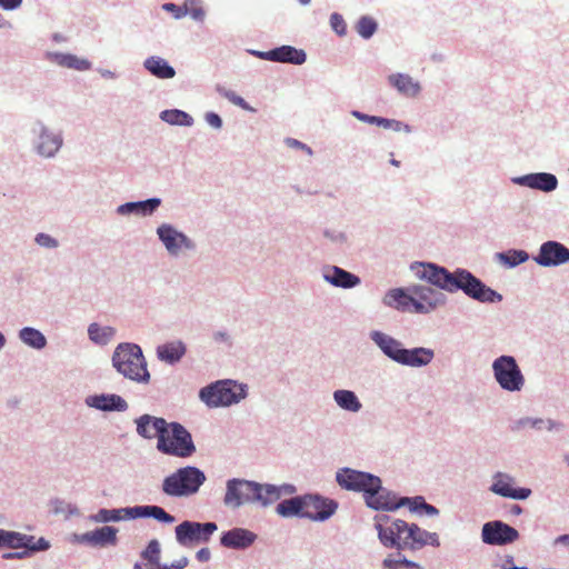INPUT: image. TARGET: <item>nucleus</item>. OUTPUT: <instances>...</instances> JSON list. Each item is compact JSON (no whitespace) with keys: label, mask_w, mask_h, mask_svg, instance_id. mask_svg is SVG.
Instances as JSON below:
<instances>
[{"label":"nucleus","mask_w":569,"mask_h":569,"mask_svg":"<svg viewBox=\"0 0 569 569\" xmlns=\"http://www.w3.org/2000/svg\"><path fill=\"white\" fill-rule=\"evenodd\" d=\"M409 270L416 279L428 283L408 287V291L413 296V313L429 315L445 307L448 302L445 292L462 291L468 298L481 303H499L503 299L502 295L465 268L450 271L431 261H413Z\"/></svg>","instance_id":"obj_1"},{"label":"nucleus","mask_w":569,"mask_h":569,"mask_svg":"<svg viewBox=\"0 0 569 569\" xmlns=\"http://www.w3.org/2000/svg\"><path fill=\"white\" fill-rule=\"evenodd\" d=\"M373 521L378 538L387 548L416 551L428 545L429 531L416 523H408L401 519L390 521L387 515H377Z\"/></svg>","instance_id":"obj_2"},{"label":"nucleus","mask_w":569,"mask_h":569,"mask_svg":"<svg viewBox=\"0 0 569 569\" xmlns=\"http://www.w3.org/2000/svg\"><path fill=\"white\" fill-rule=\"evenodd\" d=\"M369 338L388 359L405 367L423 368L430 365L435 358L432 349L426 347L405 348L400 340L380 330L370 331Z\"/></svg>","instance_id":"obj_3"},{"label":"nucleus","mask_w":569,"mask_h":569,"mask_svg":"<svg viewBox=\"0 0 569 569\" xmlns=\"http://www.w3.org/2000/svg\"><path fill=\"white\" fill-rule=\"evenodd\" d=\"M112 368L124 379L138 385H148L151 375L141 347L134 342H120L111 356Z\"/></svg>","instance_id":"obj_4"},{"label":"nucleus","mask_w":569,"mask_h":569,"mask_svg":"<svg viewBox=\"0 0 569 569\" xmlns=\"http://www.w3.org/2000/svg\"><path fill=\"white\" fill-rule=\"evenodd\" d=\"M30 144L32 152L42 160L58 157L64 146L62 129L49 126L43 119L37 118L30 124Z\"/></svg>","instance_id":"obj_5"},{"label":"nucleus","mask_w":569,"mask_h":569,"mask_svg":"<svg viewBox=\"0 0 569 569\" xmlns=\"http://www.w3.org/2000/svg\"><path fill=\"white\" fill-rule=\"evenodd\" d=\"M206 480L207 477L201 469L184 466L164 477L161 490L171 498H188L198 493Z\"/></svg>","instance_id":"obj_6"},{"label":"nucleus","mask_w":569,"mask_h":569,"mask_svg":"<svg viewBox=\"0 0 569 569\" xmlns=\"http://www.w3.org/2000/svg\"><path fill=\"white\" fill-rule=\"evenodd\" d=\"M246 397V386L229 379L212 382L199 391V399L209 408L229 407Z\"/></svg>","instance_id":"obj_7"},{"label":"nucleus","mask_w":569,"mask_h":569,"mask_svg":"<svg viewBox=\"0 0 569 569\" xmlns=\"http://www.w3.org/2000/svg\"><path fill=\"white\" fill-rule=\"evenodd\" d=\"M157 450L163 455L189 458L197 451L191 433L179 422H168V432L160 436Z\"/></svg>","instance_id":"obj_8"},{"label":"nucleus","mask_w":569,"mask_h":569,"mask_svg":"<svg viewBox=\"0 0 569 569\" xmlns=\"http://www.w3.org/2000/svg\"><path fill=\"white\" fill-rule=\"evenodd\" d=\"M492 376L497 385L507 392H520L526 378L513 356L501 355L491 363Z\"/></svg>","instance_id":"obj_9"},{"label":"nucleus","mask_w":569,"mask_h":569,"mask_svg":"<svg viewBox=\"0 0 569 569\" xmlns=\"http://www.w3.org/2000/svg\"><path fill=\"white\" fill-rule=\"evenodd\" d=\"M156 234L171 258L188 256L197 250L196 241L172 223H160L156 229Z\"/></svg>","instance_id":"obj_10"},{"label":"nucleus","mask_w":569,"mask_h":569,"mask_svg":"<svg viewBox=\"0 0 569 569\" xmlns=\"http://www.w3.org/2000/svg\"><path fill=\"white\" fill-rule=\"evenodd\" d=\"M218 530L213 521L198 522L184 520L174 528L177 542L182 547H192L199 543H207L211 536Z\"/></svg>","instance_id":"obj_11"},{"label":"nucleus","mask_w":569,"mask_h":569,"mask_svg":"<svg viewBox=\"0 0 569 569\" xmlns=\"http://www.w3.org/2000/svg\"><path fill=\"white\" fill-rule=\"evenodd\" d=\"M256 481L243 478H231L226 481L223 506L230 510H239L243 506L254 505Z\"/></svg>","instance_id":"obj_12"},{"label":"nucleus","mask_w":569,"mask_h":569,"mask_svg":"<svg viewBox=\"0 0 569 569\" xmlns=\"http://www.w3.org/2000/svg\"><path fill=\"white\" fill-rule=\"evenodd\" d=\"M377 478L378 476L373 473L349 467L339 468L335 475V480L341 489L361 492L363 497Z\"/></svg>","instance_id":"obj_13"},{"label":"nucleus","mask_w":569,"mask_h":569,"mask_svg":"<svg viewBox=\"0 0 569 569\" xmlns=\"http://www.w3.org/2000/svg\"><path fill=\"white\" fill-rule=\"evenodd\" d=\"M363 500L366 506L372 510L391 512L399 509L400 497L385 488L382 480L378 477L365 495Z\"/></svg>","instance_id":"obj_14"},{"label":"nucleus","mask_w":569,"mask_h":569,"mask_svg":"<svg viewBox=\"0 0 569 569\" xmlns=\"http://www.w3.org/2000/svg\"><path fill=\"white\" fill-rule=\"evenodd\" d=\"M305 519L323 522L330 519L337 511L339 505L335 499L323 497L319 493L303 495Z\"/></svg>","instance_id":"obj_15"},{"label":"nucleus","mask_w":569,"mask_h":569,"mask_svg":"<svg viewBox=\"0 0 569 569\" xmlns=\"http://www.w3.org/2000/svg\"><path fill=\"white\" fill-rule=\"evenodd\" d=\"M518 538V530L501 520L488 521L481 528V540L489 546H506Z\"/></svg>","instance_id":"obj_16"},{"label":"nucleus","mask_w":569,"mask_h":569,"mask_svg":"<svg viewBox=\"0 0 569 569\" xmlns=\"http://www.w3.org/2000/svg\"><path fill=\"white\" fill-rule=\"evenodd\" d=\"M533 261L543 268H555L569 262V248L556 240H548L540 244Z\"/></svg>","instance_id":"obj_17"},{"label":"nucleus","mask_w":569,"mask_h":569,"mask_svg":"<svg viewBox=\"0 0 569 569\" xmlns=\"http://www.w3.org/2000/svg\"><path fill=\"white\" fill-rule=\"evenodd\" d=\"M516 479L511 475L502 471H497L492 476V482L489 491L502 498L513 500H526L532 491L530 488L515 487Z\"/></svg>","instance_id":"obj_18"},{"label":"nucleus","mask_w":569,"mask_h":569,"mask_svg":"<svg viewBox=\"0 0 569 569\" xmlns=\"http://www.w3.org/2000/svg\"><path fill=\"white\" fill-rule=\"evenodd\" d=\"M517 186L527 187L542 192H552L558 188V178L550 172H532L511 178Z\"/></svg>","instance_id":"obj_19"},{"label":"nucleus","mask_w":569,"mask_h":569,"mask_svg":"<svg viewBox=\"0 0 569 569\" xmlns=\"http://www.w3.org/2000/svg\"><path fill=\"white\" fill-rule=\"evenodd\" d=\"M322 279L336 288L352 289L361 283V279L338 266L327 264L321 269Z\"/></svg>","instance_id":"obj_20"},{"label":"nucleus","mask_w":569,"mask_h":569,"mask_svg":"<svg viewBox=\"0 0 569 569\" xmlns=\"http://www.w3.org/2000/svg\"><path fill=\"white\" fill-rule=\"evenodd\" d=\"M84 403L89 408H93L104 412H123L129 408L128 402L116 393H94L86 397Z\"/></svg>","instance_id":"obj_21"},{"label":"nucleus","mask_w":569,"mask_h":569,"mask_svg":"<svg viewBox=\"0 0 569 569\" xmlns=\"http://www.w3.org/2000/svg\"><path fill=\"white\" fill-rule=\"evenodd\" d=\"M162 200L158 197L146 200L129 201L117 207L116 212L121 217H151L160 208Z\"/></svg>","instance_id":"obj_22"},{"label":"nucleus","mask_w":569,"mask_h":569,"mask_svg":"<svg viewBox=\"0 0 569 569\" xmlns=\"http://www.w3.org/2000/svg\"><path fill=\"white\" fill-rule=\"evenodd\" d=\"M134 423L137 433L147 440L153 439L154 437L159 440L160 436L168 432V422L166 419L148 413L134 419Z\"/></svg>","instance_id":"obj_23"},{"label":"nucleus","mask_w":569,"mask_h":569,"mask_svg":"<svg viewBox=\"0 0 569 569\" xmlns=\"http://www.w3.org/2000/svg\"><path fill=\"white\" fill-rule=\"evenodd\" d=\"M565 423L553 419H543L535 417H521L510 425L512 432H521L526 429H535L538 431L547 430L550 432H561L565 430Z\"/></svg>","instance_id":"obj_24"},{"label":"nucleus","mask_w":569,"mask_h":569,"mask_svg":"<svg viewBox=\"0 0 569 569\" xmlns=\"http://www.w3.org/2000/svg\"><path fill=\"white\" fill-rule=\"evenodd\" d=\"M256 540L257 535L253 531L236 527L221 533L220 545L228 549L244 550Z\"/></svg>","instance_id":"obj_25"},{"label":"nucleus","mask_w":569,"mask_h":569,"mask_svg":"<svg viewBox=\"0 0 569 569\" xmlns=\"http://www.w3.org/2000/svg\"><path fill=\"white\" fill-rule=\"evenodd\" d=\"M44 59L60 68H66L80 72L88 71L92 68V63L88 59L80 58L76 54L68 52L47 51L44 53Z\"/></svg>","instance_id":"obj_26"},{"label":"nucleus","mask_w":569,"mask_h":569,"mask_svg":"<svg viewBox=\"0 0 569 569\" xmlns=\"http://www.w3.org/2000/svg\"><path fill=\"white\" fill-rule=\"evenodd\" d=\"M388 83L393 87L398 93L408 98H415L420 94L422 87L419 81L410 74L397 72L388 76Z\"/></svg>","instance_id":"obj_27"},{"label":"nucleus","mask_w":569,"mask_h":569,"mask_svg":"<svg viewBox=\"0 0 569 569\" xmlns=\"http://www.w3.org/2000/svg\"><path fill=\"white\" fill-rule=\"evenodd\" d=\"M412 301L413 296L408 291V288L390 289L382 299L385 306L402 312H412Z\"/></svg>","instance_id":"obj_28"},{"label":"nucleus","mask_w":569,"mask_h":569,"mask_svg":"<svg viewBox=\"0 0 569 569\" xmlns=\"http://www.w3.org/2000/svg\"><path fill=\"white\" fill-rule=\"evenodd\" d=\"M90 521L96 523L119 522L134 519V506L117 509H99L98 512L89 516Z\"/></svg>","instance_id":"obj_29"},{"label":"nucleus","mask_w":569,"mask_h":569,"mask_svg":"<svg viewBox=\"0 0 569 569\" xmlns=\"http://www.w3.org/2000/svg\"><path fill=\"white\" fill-rule=\"evenodd\" d=\"M187 352V347L181 340L169 341L157 347V358L168 365L178 363Z\"/></svg>","instance_id":"obj_30"},{"label":"nucleus","mask_w":569,"mask_h":569,"mask_svg":"<svg viewBox=\"0 0 569 569\" xmlns=\"http://www.w3.org/2000/svg\"><path fill=\"white\" fill-rule=\"evenodd\" d=\"M273 62L290 63L300 66L306 62L307 53L302 49H297L292 46H280L272 49Z\"/></svg>","instance_id":"obj_31"},{"label":"nucleus","mask_w":569,"mask_h":569,"mask_svg":"<svg viewBox=\"0 0 569 569\" xmlns=\"http://www.w3.org/2000/svg\"><path fill=\"white\" fill-rule=\"evenodd\" d=\"M335 403L343 411L358 413L362 403L357 393L349 389H337L332 392Z\"/></svg>","instance_id":"obj_32"},{"label":"nucleus","mask_w":569,"mask_h":569,"mask_svg":"<svg viewBox=\"0 0 569 569\" xmlns=\"http://www.w3.org/2000/svg\"><path fill=\"white\" fill-rule=\"evenodd\" d=\"M144 69L158 79H172L176 76V70L169 62L158 56L148 57L143 61Z\"/></svg>","instance_id":"obj_33"},{"label":"nucleus","mask_w":569,"mask_h":569,"mask_svg":"<svg viewBox=\"0 0 569 569\" xmlns=\"http://www.w3.org/2000/svg\"><path fill=\"white\" fill-rule=\"evenodd\" d=\"M303 495L283 499L276 507V512L282 518H305Z\"/></svg>","instance_id":"obj_34"},{"label":"nucleus","mask_w":569,"mask_h":569,"mask_svg":"<svg viewBox=\"0 0 569 569\" xmlns=\"http://www.w3.org/2000/svg\"><path fill=\"white\" fill-rule=\"evenodd\" d=\"M118 529L112 526H103L89 531V536L86 537L89 540V546L92 547H106L114 546L117 543Z\"/></svg>","instance_id":"obj_35"},{"label":"nucleus","mask_w":569,"mask_h":569,"mask_svg":"<svg viewBox=\"0 0 569 569\" xmlns=\"http://www.w3.org/2000/svg\"><path fill=\"white\" fill-rule=\"evenodd\" d=\"M152 518L162 523H173L176 518L167 512L162 507L157 505H139L134 506V519Z\"/></svg>","instance_id":"obj_36"},{"label":"nucleus","mask_w":569,"mask_h":569,"mask_svg":"<svg viewBox=\"0 0 569 569\" xmlns=\"http://www.w3.org/2000/svg\"><path fill=\"white\" fill-rule=\"evenodd\" d=\"M87 332L91 342L104 347L114 339L117 330L111 326H101L98 322H92L88 326Z\"/></svg>","instance_id":"obj_37"},{"label":"nucleus","mask_w":569,"mask_h":569,"mask_svg":"<svg viewBox=\"0 0 569 569\" xmlns=\"http://www.w3.org/2000/svg\"><path fill=\"white\" fill-rule=\"evenodd\" d=\"M254 505L261 508H268L279 500L277 485L261 483L256 481Z\"/></svg>","instance_id":"obj_38"},{"label":"nucleus","mask_w":569,"mask_h":569,"mask_svg":"<svg viewBox=\"0 0 569 569\" xmlns=\"http://www.w3.org/2000/svg\"><path fill=\"white\" fill-rule=\"evenodd\" d=\"M19 340L27 347L34 350H42L47 347L46 336L33 327H23L18 331Z\"/></svg>","instance_id":"obj_39"},{"label":"nucleus","mask_w":569,"mask_h":569,"mask_svg":"<svg viewBox=\"0 0 569 569\" xmlns=\"http://www.w3.org/2000/svg\"><path fill=\"white\" fill-rule=\"evenodd\" d=\"M159 118L170 124L177 127H192L194 119L188 112L180 109H166L159 113Z\"/></svg>","instance_id":"obj_40"},{"label":"nucleus","mask_w":569,"mask_h":569,"mask_svg":"<svg viewBox=\"0 0 569 569\" xmlns=\"http://www.w3.org/2000/svg\"><path fill=\"white\" fill-rule=\"evenodd\" d=\"M496 259L507 268H516L529 260V253L521 249H509L507 251L497 252Z\"/></svg>","instance_id":"obj_41"},{"label":"nucleus","mask_w":569,"mask_h":569,"mask_svg":"<svg viewBox=\"0 0 569 569\" xmlns=\"http://www.w3.org/2000/svg\"><path fill=\"white\" fill-rule=\"evenodd\" d=\"M383 569H425L418 562L407 559L401 555L400 550L396 555H389L382 560Z\"/></svg>","instance_id":"obj_42"},{"label":"nucleus","mask_w":569,"mask_h":569,"mask_svg":"<svg viewBox=\"0 0 569 569\" xmlns=\"http://www.w3.org/2000/svg\"><path fill=\"white\" fill-rule=\"evenodd\" d=\"M23 533L0 529V548L22 549Z\"/></svg>","instance_id":"obj_43"},{"label":"nucleus","mask_w":569,"mask_h":569,"mask_svg":"<svg viewBox=\"0 0 569 569\" xmlns=\"http://www.w3.org/2000/svg\"><path fill=\"white\" fill-rule=\"evenodd\" d=\"M22 543V549L29 551V555H32L34 552L47 551L51 547L50 541L47 540L46 538L41 537L36 540L34 536L26 533H23Z\"/></svg>","instance_id":"obj_44"},{"label":"nucleus","mask_w":569,"mask_h":569,"mask_svg":"<svg viewBox=\"0 0 569 569\" xmlns=\"http://www.w3.org/2000/svg\"><path fill=\"white\" fill-rule=\"evenodd\" d=\"M377 29L378 23L369 16L361 17L356 24L358 34L363 39H370L376 33Z\"/></svg>","instance_id":"obj_45"},{"label":"nucleus","mask_w":569,"mask_h":569,"mask_svg":"<svg viewBox=\"0 0 569 569\" xmlns=\"http://www.w3.org/2000/svg\"><path fill=\"white\" fill-rule=\"evenodd\" d=\"M161 547L160 542L157 539H152L149 541L146 549L141 551V559L147 561L149 565H159L160 561Z\"/></svg>","instance_id":"obj_46"},{"label":"nucleus","mask_w":569,"mask_h":569,"mask_svg":"<svg viewBox=\"0 0 569 569\" xmlns=\"http://www.w3.org/2000/svg\"><path fill=\"white\" fill-rule=\"evenodd\" d=\"M217 91L219 92V94L221 97H223L224 99H227L229 102H231L232 104L246 110V111H249V112H254L256 109L252 108L242 97H240L239 94H237L233 90H230V89H227V88H223V87H218Z\"/></svg>","instance_id":"obj_47"},{"label":"nucleus","mask_w":569,"mask_h":569,"mask_svg":"<svg viewBox=\"0 0 569 569\" xmlns=\"http://www.w3.org/2000/svg\"><path fill=\"white\" fill-rule=\"evenodd\" d=\"M52 511L56 515H63L66 519L80 516V509L76 505L66 502L63 500L56 499L52 502Z\"/></svg>","instance_id":"obj_48"},{"label":"nucleus","mask_w":569,"mask_h":569,"mask_svg":"<svg viewBox=\"0 0 569 569\" xmlns=\"http://www.w3.org/2000/svg\"><path fill=\"white\" fill-rule=\"evenodd\" d=\"M33 241L37 246L47 250H56L60 247L59 240L46 232H38Z\"/></svg>","instance_id":"obj_49"},{"label":"nucleus","mask_w":569,"mask_h":569,"mask_svg":"<svg viewBox=\"0 0 569 569\" xmlns=\"http://www.w3.org/2000/svg\"><path fill=\"white\" fill-rule=\"evenodd\" d=\"M426 503V499L422 496L415 497H400L399 509L408 507L411 512L422 511V506Z\"/></svg>","instance_id":"obj_50"},{"label":"nucleus","mask_w":569,"mask_h":569,"mask_svg":"<svg viewBox=\"0 0 569 569\" xmlns=\"http://www.w3.org/2000/svg\"><path fill=\"white\" fill-rule=\"evenodd\" d=\"M322 234L333 244H343L348 241L347 233L336 228H327L323 230Z\"/></svg>","instance_id":"obj_51"},{"label":"nucleus","mask_w":569,"mask_h":569,"mask_svg":"<svg viewBox=\"0 0 569 569\" xmlns=\"http://www.w3.org/2000/svg\"><path fill=\"white\" fill-rule=\"evenodd\" d=\"M330 26L338 36H345L347 26L341 14L335 12L330 16Z\"/></svg>","instance_id":"obj_52"},{"label":"nucleus","mask_w":569,"mask_h":569,"mask_svg":"<svg viewBox=\"0 0 569 569\" xmlns=\"http://www.w3.org/2000/svg\"><path fill=\"white\" fill-rule=\"evenodd\" d=\"M162 9L167 12L172 13L173 18L179 20L188 14L187 6H177L172 2H167L162 4Z\"/></svg>","instance_id":"obj_53"},{"label":"nucleus","mask_w":569,"mask_h":569,"mask_svg":"<svg viewBox=\"0 0 569 569\" xmlns=\"http://www.w3.org/2000/svg\"><path fill=\"white\" fill-rule=\"evenodd\" d=\"M212 340L218 345H224L229 348L233 345L232 336L227 330H216L212 333Z\"/></svg>","instance_id":"obj_54"},{"label":"nucleus","mask_w":569,"mask_h":569,"mask_svg":"<svg viewBox=\"0 0 569 569\" xmlns=\"http://www.w3.org/2000/svg\"><path fill=\"white\" fill-rule=\"evenodd\" d=\"M204 121L206 123L214 129V130H221L223 127V120L222 118L214 111H208L204 113Z\"/></svg>","instance_id":"obj_55"},{"label":"nucleus","mask_w":569,"mask_h":569,"mask_svg":"<svg viewBox=\"0 0 569 569\" xmlns=\"http://www.w3.org/2000/svg\"><path fill=\"white\" fill-rule=\"evenodd\" d=\"M350 113L352 117H355L357 120H359L361 122H365L368 124H373V126H379V120H380L379 116H370V114L363 113L358 110H352Z\"/></svg>","instance_id":"obj_56"},{"label":"nucleus","mask_w":569,"mask_h":569,"mask_svg":"<svg viewBox=\"0 0 569 569\" xmlns=\"http://www.w3.org/2000/svg\"><path fill=\"white\" fill-rule=\"evenodd\" d=\"M279 499L284 496H293L297 492V487L291 483L277 485Z\"/></svg>","instance_id":"obj_57"},{"label":"nucleus","mask_w":569,"mask_h":569,"mask_svg":"<svg viewBox=\"0 0 569 569\" xmlns=\"http://www.w3.org/2000/svg\"><path fill=\"white\" fill-rule=\"evenodd\" d=\"M390 130H392L395 132H405V133L409 134L412 132V127L409 126L408 123L400 121V120L393 119L392 127L390 128Z\"/></svg>","instance_id":"obj_58"},{"label":"nucleus","mask_w":569,"mask_h":569,"mask_svg":"<svg viewBox=\"0 0 569 569\" xmlns=\"http://www.w3.org/2000/svg\"><path fill=\"white\" fill-rule=\"evenodd\" d=\"M286 143L288 147L301 149L305 150L308 154H312V149L297 139L288 138L286 139Z\"/></svg>","instance_id":"obj_59"},{"label":"nucleus","mask_w":569,"mask_h":569,"mask_svg":"<svg viewBox=\"0 0 569 569\" xmlns=\"http://www.w3.org/2000/svg\"><path fill=\"white\" fill-rule=\"evenodd\" d=\"M23 0H0V8L7 11H13L21 7Z\"/></svg>","instance_id":"obj_60"},{"label":"nucleus","mask_w":569,"mask_h":569,"mask_svg":"<svg viewBox=\"0 0 569 569\" xmlns=\"http://www.w3.org/2000/svg\"><path fill=\"white\" fill-rule=\"evenodd\" d=\"M196 558L198 561L200 562H207L210 560L211 558V551L209 548L204 547V548H201L199 549L197 552H196Z\"/></svg>","instance_id":"obj_61"},{"label":"nucleus","mask_w":569,"mask_h":569,"mask_svg":"<svg viewBox=\"0 0 569 569\" xmlns=\"http://www.w3.org/2000/svg\"><path fill=\"white\" fill-rule=\"evenodd\" d=\"M188 14H190V17L196 20V21H203L204 17H206V12L202 8L198 7V8H192L191 10H188Z\"/></svg>","instance_id":"obj_62"},{"label":"nucleus","mask_w":569,"mask_h":569,"mask_svg":"<svg viewBox=\"0 0 569 569\" xmlns=\"http://www.w3.org/2000/svg\"><path fill=\"white\" fill-rule=\"evenodd\" d=\"M250 53L253 54L254 57L259 58V59L268 60V61H272L273 62L272 49L269 50V51L251 50Z\"/></svg>","instance_id":"obj_63"},{"label":"nucleus","mask_w":569,"mask_h":569,"mask_svg":"<svg viewBox=\"0 0 569 569\" xmlns=\"http://www.w3.org/2000/svg\"><path fill=\"white\" fill-rule=\"evenodd\" d=\"M189 563V559L187 557H181L178 560H174L170 563L171 569H184Z\"/></svg>","instance_id":"obj_64"}]
</instances>
